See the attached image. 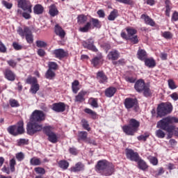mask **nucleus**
I'll return each mask as SVG.
<instances>
[{
  "mask_svg": "<svg viewBox=\"0 0 178 178\" xmlns=\"http://www.w3.org/2000/svg\"><path fill=\"white\" fill-rule=\"evenodd\" d=\"M45 120V113L44 111L40 110H35L31 115L30 121L26 126L27 133L29 136H33L38 131L42 130V124L41 122Z\"/></svg>",
  "mask_w": 178,
  "mask_h": 178,
  "instance_id": "f257e3e1",
  "label": "nucleus"
},
{
  "mask_svg": "<svg viewBox=\"0 0 178 178\" xmlns=\"http://www.w3.org/2000/svg\"><path fill=\"white\" fill-rule=\"evenodd\" d=\"M175 123H178V118L176 117L168 116L163 118L157 122V129H161L168 133L167 138H172L173 131L176 130V126L173 125Z\"/></svg>",
  "mask_w": 178,
  "mask_h": 178,
  "instance_id": "f03ea898",
  "label": "nucleus"
},
{
  "mask_svg": "<svg viewBox=\"0 0 178 178\" xmlns=\"http://www.w3.org/2000/svg\"><path fill=\"white\" fill-rule=\"evenodd\" d=\"M96 170L103 176H111L115 172V165L106 160H100L96 165Z\"/></svg>",
  "mask_w": 178,
  "mask_h": 178,
  "instance_id": "7ed1b4c3",
  "label": "nucleus"
},
{
  "mask_svg": "<svg viewBox=\"0 0 178 178\" xmlns=\"http://www.w3.org/2000/svg\"><path fill=\"white\" fill-rule=\"evenodd\" d=\"M134 88L137 92H143L145 97H151L152 95L149 87L145 85V82L143 79H139L135 83Z\"/></svg>",
  "mask_w": 178,
  "mask_h": 178,
  "instance_id": "20e7f679",
  "label": "nucleus"
},
{
  "mask_svg": "<svg viewBox=\"0 0 178 178\" xmlns=\"http://www.w3.org/2000/svg\"><path fill=\"white\" fill-rule=\"evenodd\" d=\"M92 29H101V22L95 18H90L89 22H88L84 26L79 28V31L81 33H88L91 28Z\"/></svg>",
  "mask_w": 178,
  "mask_h": 178,
  "instance_id": "39448f33",
  "label": "nucleus"
},
{
  "mask_svg": "<svg viewBox=\"0 0 178 178\" xmlns=\"http://www.w3.org/2000/svg\"><path fill=\"white\" fill-rule=\"evenodd\" d=\"M173 111V106L171 104L161 103L157 107V116L163 118L166 115H169Z\"/></svg>",
  "mask_w": 178,
  "mask_h": 178,
  "instance_id": "423d86ee",
  "label": "nucleus"
},
{
  "mask_svg": "<svg viewBox=\"0 0 178 178\" xmlns=\"http://www.w3.org/2000/svg\"><path fill=\"white\" fill-rule=\"evenodd\" d=\"M17 33L21 37H24L25 35L28 44H33V42H34V38H33V33L30 28L25 27L24 30H22V28H19Z\"/></svg>",
  "mask_w": 178,
  "mask_h": 178,
  "instance_id": "0eeeda50",
  "label": "nucleus"
},
{
  "mask_svg": "<svg viewBox=\"0 0 178 178\" xmlns=\"http://www.w3.org/2000/svg\"><path fill=\"white\" fill-rule=\"evenodd\" d=\"M124 106L127 109H134L135 112L138 111V102L137 99L127 98L124 100Z\"/></svg>",
  "mask_w": 178,
  "mask_h": 178,
  "instance_id": "6e6552de",
  "label": "nucleus"
},
{
  "mask_svg": "<svg viewBox=\"0 0 178 178\" xmlns=\"http://www.w3.org/2000/svg\"><path fill=\"white\" fill-rule=\"evenodd\" d=\"M126 30L129 41H131L132 44H138V38L137 37V35H136V34H137V30L131 27H127Z\"/></svg>",
  "mask_w": 178,
  "mask_h": 178,
  "instance_id": "1a4fd4ad",
  "label": "nucleus"
},
{
  "mask_svg": "<svg viewBox=\"0 0 178 178\" xmlns=\"http://www.w3.org/2000/svg\"><path fill=\"white\" fill-rule=\"evenodd\" d=\"M31 3L27 0H18V8H21V9L24 10V12H29L31 13L33 10H31Z\"/></svg>",
  "mask_w": 178,
  "mask_h": 178,
  "instance_id": "9d476101",
  "label": "nucleus"
},
{
  "mask_svg": "<svg viewBox=\"0 0 178 178\" xmlns=\"http://www.w3.org/2000/svg\"><path fill=\"white\" fill-rule=\"evenodd\" d=\"M126 155L127 158L130 159V161H134V162L140 161V156L138 155V153L134 152L133 149H127Z\"/></svg>",
  "mask_w": 178,
  "mask_h": 178,
  "instance_id": "9b49d317",
  "label": "nucleus"
},
{
  "mask_svg": "<svg viewBox=\"0 0 178 178\" xmlns=\"http://www.w3.org/2000/svg\"><path fill=\"white\" fill-rule=\"evenodd\" d=\"M83 45L84 48H87V49H90V51H93V52H97L98 49H97V47L94 46V41L92 40H88V41L83 42Z\"/></svg>",
  "mask_w": 178,
  "mask_h": 178,
  "instance_id": "f8f14e48",
  "label": "nucleus"
},
{
  "mask_svg": "<svg viewBox=\"0 0 178 178\" xmlns=\"http://www.w3.org/2000/svg\"><path fill=\"white\" fill-rule=\"evenodd\" d=\"M52 109L54 111V112H65L66 106L62 102L56 103L53 104Z\"/></svg>",
  "mask_w": 178,
  "mask_h": 178,
  "instance_id": "ddd939ff",
  "label": "nucleus"
},
{
  "mask_svg": "<svg viewBox=\"0 0 178 178\" xmlns=\"http://www.w3.org/2000/svg\"><path fill=\"white\" fill-rule=\"evenodd\" d=\"M119 56L120 54L118 50H112L107 55L108 60H118V59H119Z\"/></svg>",
  "mask_w": 178,
  "mask_h": 178,
  "instance_id": "4468645a",
  "label": "nucleus"
},
{
  "mask_svg": "<svg viewBox=\"0 0 178 178\" xmlns=\"http://www.w3.org/2000/svg\"><path fill=\"white\" fill-rule=\"evenodd\" d=\"M124 133H126L127 136H134V133L137 131L133 127L130 125H125L122 127Z\"/></svg>",
  "mask_w": 178,
  "mask_h": 178,
  "instance_id": "2eb2a0df",
  "label": "nucleus"
},
{
  "mask_svg": "<svg viewBox=\"0 0 178 178\" xmlns=\"http://www.w3.org/2000/svg\"><path fill=\"white\" fill-rule=\"evenodd\" d=\"M87 131H81L79 134V137L81 140L90 143V144H95V141L91 140L90 138H87Z\"/></svg>",
  "mask_w": 178,
  "mask_h": 178,
  "instance_id": "dca6fc26",
  "label": "nucleus"
},
{
  "mask_svg": "<svg viewBox=\"0 0 178 178\" xmlns=\"http://www.w3.org/2000/svg\"><path fill=\"white\" fill-rule=\"evenodd\" d=\"M97 79L99 83H108V77H106V75L102 71L97 72Z\"/></svg>",
  "mask_w": 178,
  "mask_h": 178,
  "instance_id": "f3484780",
  "label": "nucleus"
},
{
  "mask_svg": "<svg viewBox=\"0 0 178 178\" xmlns=\"http://www.w3.org/2000/svg\"><path fill=\"white\" fill-rule=\"evenodd\" d=\"M54 54L56 58H58V59H62V58H65V56H66V53L65 52V50L62 49H58L54 50Z\"/></svg>",
  "mask_w": 178,
  "mask_h": 178,
  "instance_id": "a211bd4d",
  "label": "nucleus"
},
{
  "mask_svg": "<svg viewBox=\"0 0 178 178\" xmlns=\"http://www.w3.org/2000/svg\"><path fill=\"white\" fill-rule=\"evenodd\" d=\"M55 33L57 35H59V37H60L61 38H64L65 35H66L65 31L62 29V27H60L58 24L55 26Z\"/></svg>",
  "mask_w": 178,
  "mask_h": 178,
  "instance_id": "6ab92c4d",
  "label": "nucleus"
},
{
  "mask_svg": "<svg viewBox=\"0 0 178 178\" xmlns=\"http://www.w3.org/2000/svg\"><path fill=\"white\" fill-rule=\"evenodd\" d=\"M141 19H143L145 23V24H148L149 26H155V22L152 20L149 16L145 15H141Z\"/></svg>",
  "mask_w": 178,
  "mask_h": 178,
  "instance_id": "aec40b11",
  "label": "nucleus"
},
{
  "mask_svg": "<svg viewBox=\"0 0 178 178\" xmlns=\"http://www.w3.org/2000/svg\"><path fill=\"white\" fill-rule=\"evenodd\" d=\"M71 172H80L84 170V165L81 162L77 163L75 166L70 168Z\"/></svg>",
  "mask_w": 178,
  "mask_h": 178,
  "instance_id": "412c9836",
  "label": "nucleus"
},
{
  "mask_svg": "<svg viewBox=\"0 0 178 178\" xmlns=\"http://www.w3.org/2000/svg\"><path fill=\"white\" fill-rule=\"evenodd\" d=\"M116 92V88L113 87H110L107 88L105 91V95L106 97H108V98H111L115 95V93Z\"/></svg>",
  "mask_w": 178,
  "mask_h": 178,
  "instance_id": "4be33fe9",
  "label": "nucleus"
},
{
  "mask_svg": "<svg viewBox=\"0 0 178 178\" xmlns=\"http://www.w3.org/2000/svg\"><path fill=\"white\" fill-rule=\"evenodd\" d=\"M129 126H131L137 131V130H138V128L140 127V122L134 118H132L129 120Z\"/></svg>",
  "mask_w": 178,
  "mask_h": 178,
  "instance_id": "5701e85b",
  "label": "nucleus"
},
{
  "mask_svg": "<svg viewBox=\"0 0 178 178\" xmlns=\"http://www.w3.org/2000/svg\"><path fill=\"white\" fill-rule=\"evenodd\" d=\"M5 76L7 80H9L10 81H15V74L10 70H6Z\"/></svg>",
  "mask_w": 178,
  "mask_h": 178,
  "instance_id": "b1692460",
  "label": "nucleus"
},
{
  "mask_svg": "<svg viewBox=\"0 0 178 178\" xmlns=\"http://www.w3.org/2000/svg\"><path fill=\"white\" fill-rule=\"evenodd\" d=\"M44 12V7L40 4H37L33 8V13L35 15H42Z\"/></svg>",
  "mask_w": 178,
  "mask_h": 178,
  "instance_id": "393cba45",
  "label": "nucleus"
},
{
  "mask_svg": "<svg viewBox=\"0 0 178 178\" xmlns=\"http://www.w3.org/2000/svg\"><path fill=\"white\" fill-rule=\"evenodd\" d=\"M137 55L138 59H140V60H145V59H147V51H145V50L144 49H139Z\"/></svg>",
  "mask_w": 178,
  "mask_h": 178,
  "instance_id": "a878e982",
  "label": "nucleus"
},
{
  "mask_svg": "<svg viewBox=\"0 0 178 178\" xmlns=\"http://www.w3.org/2000/svg\"><path fill=\"white\" fill-rule=\"evenodd\" d=\"M87 94L86 91H81L79 92L78 95L75 97V102H83L84 101V95Z\"/></svg>",
  "mask_w": 178,
  "mask_h": 178,
  "instance_id": "bb28decb",
  "label": "nucleus"
},
{
  "mask_svg": "<svg viewBox=\"0 0 178 178\" xmlns=\"http://www.w3.org/2000/svg\"><path fill=\"white\" fill-rule=\"evenodd\" d=\"M7 131L12 136H17V126L11 125L8 127Z\"/></svg>",
  "mask_w": 178,
  "mask_h": 178,
  "instance_id": "cd10ccee",
  "label": "nucleus"
},
{
  "mask_svg": "<svg viewBox=\"0 0 178 178\" xmlns=\"http://www.w3.org/2000/svg\"><path fill=\"white\" fill-rule=\"evenodd\" d=\"M138 165L139 169L141 170H145L146 169H148V165H147V163L144 161V160L139 159L138 161Z\"/></svg>",
  "mask_w": 178,
  "mask_h": 178,
  "instance_id": "c85d7f7f",
  "label": "nucleus"
},
{
  "mask_svg": "<svg viewBox=\"0 0 178 178\" xmlns=\"http://www.w3.org/2000/svg\"><path fill=\"white\" fill-rule=\"evenodd\" d=\"M24 124L23 121H19L18 122V127H17V136L24 133V127H23Z\"/></svg>",
  "mask_w": 178,
  "mask_h": 178,
  "instance_id": "c756f323",
  "label": "nucleus"
},
{
  "mask_svg": "<svg viewBox=\"0 0 178 178\" xmlns=\"http://www.w3.org/2000/svg\"><path fill=\"white\" fill-rule=\"evenodd\" d=\"M49 141L53 144H56L58 143V136L55 133L50 134L47 136Z\"/></svg>",
  "mask_w": 178,
  "mask_h": 178,
  "instance_id": "7c9ffc66",
  "label": "nucleus"
},
{
  "mask_svg": "<svg viewBox=\"0 0 178 178\" xmlns=\"http://www.w3.org/2000/svg\"><path fill=\"white\" fill-rule=\"evenodd\" d=\"M49 13L54 17V16H56V15L59 13V11H58V9L56 8V6H55V5H51L49 7Z\"/></svg>",
  "mask_w": 178,
  "mask_h": 178,
  "instance_id": "2f4dec72",
  "label": "nucleus"
},
{
  "mask_svg": "<svg viewBox=\"0 0 178 178\" xmlns=\"http://www.w3.org/2000/svg\"><path fill=\"white\" fill-rule=\"evenodd\" d=\"M145 64L147 67H155V60L152 58H145Z\"/></svg>",
  "mask_w": 178,
  "mask_h": 178,
  "instance_id": "473e14b6",
  "label": "nucleus"
},
{
  "mask_svg": "<svg viewBox=\"0 0 178 178\" xmlns=\"http://www.w3.org/2000/svg\"><path fill=\"white\" fill-rule=\"evenodd\" d=\"M30 164L32 166H40L41 165V160L37 157H33L30 160Z\"/></svg>",
  "mask_w": 178,
  "mask_h": 178,
  "instance_id": "72a5a7b5",
  "label": "nucleus"
},
{
  "mask_svg": "<svg viewBox=\"0 0 178 178\" xmlns=\"http://www.w3.org/2000/svg\"><path fill=\"white\" fill-rule=\"evenodd\" d=\"M87 20H88L87 16L84 15H80L77 17V22H78V24H84V23L87 22Z\"/></svg>",
  "mask_w": 178,
  "mask_h": 178,
  "instance_id": "f704fd0d",
  "label": "nucleus"
},
{
  "mask_svg": "<svg viewBox=\"0 0 178 178\" xmlns=\"http://www.w3.org/2000/svg\"><path fill=\"white\" fill-rule=\"evenodd\" d=\"M118 17V10H113L111 12L110 15L108 17V19L110 21H113Z\"/></svg>",
  "mask_w": 178,
  "mask_h": 178,
  "instance_id": "c9c22d12",
  "label": "nucleus"
},
{
  "mask_svg": "<svg viewBox=\"0 0 178 178\" xmlns=\"http://www.w3.org/2000/svg\"><path fill=\"white\" fill-rule=\"evenodd\" d=\"M40 90V85L37 83L32 84L31 87V92L32 94H37V91Z\"/></svg>",
  "mask_w": 178,
  "mask_h": 178,
  "instance_id": "e433bc0d",
  "label": "nucleus"
},
{
  "mask_svg": "<svg viewBox=\"0 0 178 178\" xmlns=\"http://www.w3.org/2000/svg\"><path fill=\"white\" fill-rule=\"evenodd\" d=\"M45 77L46 79L51 80V79H54V77H55V72L52 71L51 69H49L46 72Z\"/></svg>",
  "mask_w": 178,
  "mask_h": 178,
  "instance_id": "4c0bfd02",
  "label": "nucleus"
},
{
  "mask_svg": "<svg viewBox=\"0 0 178 178\" xmlns=\"http://www.w3.org/2000/svg\"><path fill=\"white\" fill-rule=\"evenodd\" d=\"M161 35L163 38H165V40H172V38H173V34L170 31H164L162 33Z\"/></svg>",
  "mask_w": 178,
  "mask_h": 178,
  "instance_id": "58836bf2",
  "label": "nucleus"
},
{
  "mask_svg": "<svg viewBox=\"0 0 178 178\" xmlns=\"http://www.w3.org/2000/svg\"><path fill=\"white\" fill-rule=\"evenodd\" d=\"M58 165L61 168V169H63L64 170H66V169L69 168V162L66 161H60L58 163Z\"/></svg>",
  "mask_w": 178,
  "mask_h": 178,
  "instance_id": "ea45409f",
  "label": "nucleus"
},
{
  "mask_svg": "<svg viewBox=\"0 0 178 178\" xmlns=\"http://www.w3.org/2000/svg\"><path fill=\"white\" fill-rule=\"evenodd\" d=\"M156 136L158 138H165L166 134L161 129L156 131Z\"/></svg>",
  "mask_w": 178,
  "mask_h": 178,
  "instance_id": "a19ab883",
  "label": "nucleus"
},
{
  "mask_svg": "<svg viewBox=\"0 0 178 178\" xmlns=\"http://www.w3.org/2000/svg\"><path fill=\"white\" fill-rule=\"evenodd\" d=\"M85 112H86V113L90 115V116L92 118V119H97V113H95V111H94L90 108H86Z\"/></svg>",
  "mask_w": 178,
  "mask_h": 178,
  "instance_id": "79ce46f5",
  "label": "nucleus"
},
{
  "mask_svg": "<svg viewBox=\"0 0 178 178\" xmlns=\"http://www.w3.org/2000/svg\"><path fill=\"white\" fill-rule=\"evenodd\" d=\"M168 87L170 88V90H176L177 88V86H176V83H175V81L172 79H169L168 81Z\"/></svg>",
  "mask_w": 178,
  "mask_h": 178,
  "instance_id": "37998d69",
  "label": "nucleus"
},
{
  "mask_svg": "<svg viewBox=\"0 0 178 178\" xmlns=\"http://www.w3.org/2000/svg\"><path fill=\"white\" fill-rule=\"evenodd\" d=\"M9 102L12 108H17V106H20L19 102H17L16 99H10Z\"/></svg>",
  "mask_w": 178,
  "mask_h": 178,
  "instance_id": "c03bdc74",
  "label": "nucleus"
},
{
  "mask_svg": "<svg viewBox=\"0 0 178 178\" xmlns=\"http://www.w3.org/2000/svg\"><path fill=\"white\" fill-rule=\"evenodd\" d=\"M81 123H82V126H83V129H85V130H88V131H90L91 128H90V125L88 124V122H87V120H86V119H83L81 120Z\"/></svg>",
  "mask_w": 178,
  "mask_h": 178,
  "instance_id": "a18cd8bd",
  "label": "nucleus"
},
{
  "mask_svg": "<svg viewBox=\"0 0 178 178\" xmlns=\"http://www.w3.org/2000/svg\"><path fill=\"white\" fill-rule=\"evenodd\" d=\"M34 170L38 175H45V169L43 168L37 167Z\"/></svg>",
  "mask_w": 178,
  "mask_h": 178,
  "instance_id": "49530a36",
  "label": "nucleus"
},
{
  "mask_svg": "<svg viewBox=\"0 0 178 178\" xmlns=\"http://www.w3.org/2000/svg\"><path fill=\"white\" fill-rule=\"evenodd\" d=\"M99 60H101V58L99 57H95L92 61L91 63L92 65H93V66L95 67H97V66H98V65H99Z\"/></svg>",
  "mask_w": 178,
  "mask_h": 178,
  "instance_id": "de8ad7c7",
  "label": "nucleus"
},
{
  "mask_svg": "<svg viewBox=\"0 0 178 178\" xmlns=\"http://www.w3.org/2000/svg\"><path fill=\"white\" fill-rule=\"evenodd\" d=\"M44 131L47 136H49V134H51L54 133L52 131V127H50V126L44 127Z\"/></svg>",
  "mask_w": 178,
  "mask_h": 178,
  "instance_id": "09e8293b",
  "label": "nucleus"
},
{
  "mask_svg": "<svg viewBox=\"0 0 178 178\" xmlns=\"http://www.w3.org/2000/svg\"><path fill=\"white\" fill-rule=\"evenodd\" d=\"M49 69H50V70H56V69H58V64L55 62H49Z\"/></svg>",
  "mask_w": 178,
  "mask_h": 178,
  "instance_id": "8fccbe9b",
  "label": "nucleus"
},
{
  "mask_svg": "<svg viewBox=\"0 0 178 178\" xmlns=\"http://www.w3.org/2000/svg\"><path fill=\"white\" fill-rule=\"evenodd\" d=\"M36 45L38 48H45V47H47V42L42 40H38L36 41Z\"/></svg>",
  "mask_w": 178,
  "mask_h": 178,
  "instance_id": "3c124183",
  "label": "nucleus"
},
{
  "mask_svg": "<svg viewBox=\"0 0 178 178\" xmlns=\"http://www.w3.org/2000/svg\"><path fill=\"white\" fill-rule=\"evenodd\" d=\"M149 137V134L146 133L144 135H140L138 137L139 141H147V138Z\"/></svg>",
  "mask_w": 178,
  "mask_h": 178,
  "instance_id": "603ef678",
  "label": "nucleus"
},
{
  "mask_svg": "<svg viewBox=\"0 0 178 178\" xmlns=\"http://www.w3.org/2000/svg\"><path fill=\"white\" fill-rule=\"evenodd\" d=\"M27 84H35L37 83V78L33 77H28L26 79Z\"/></svg>",
  "mask_w": 178,
  "mask_h": 178,
  "instance_id": "864d4df0",
  "label": "nucleus"
},
{
  "mask_svg": "<svg viewBox=\"0 0 178 178\" xmlns=\"http://www.w3.org/2000/svg\"><path fill=\"white\" fill-rule=\"evenodd\" d=\"M16 165V160L15 159H13L10 161V169L11 172L15 171V165Z\"/></svg>",
  "mask_w": 178,
  "mask_h": 178,
  "instance_id": "5fc2aeb1",
  "label": "nucleus"
},
{
  "mask_svg": "<svg viewBox=\"0 0 178 178\" xmlns=\"http://www.w3.org/2000/svg\"><path fill=\"white\" fill-rule=\"evenodd\" d=\"M2 4L3 6H5L7 9H12V6H13V4L12 3H8L6 1H3Z\"/></svg>",
  "mask_w": 178,
  "mask_h": 178,
  "instance_id": "6e6d98bb",
  "label": "nucleus"
},
{
  "mask_svg": "<svg viewBox=\"0 0 178 178\" xmlns=\"http://www.w3.org/2000/svg\"><path fill=\"white\" fill-rule=\"evenodd\" d=\"M150 163H152V165H158V159L154 156H149V157Z\"/></svg>",
  "mask_w": 178,
  "mask_h": 178,
  "instance_id": "4d7b16f0",
  "label": "nucleus"
},
{
  "mask_svg": "<svg viewBox=\"0 0 178 178\" xmlns=\"http://www.w3.org/2000/svg\"><path fill=\"white\" fill-rule=\"evenodd\" d=\"M13 47L14 49H16V51H20V49H22V48H23V46L19 44V43H17V42H14L13 44Z\"/></svg>",
  "mask_w": 178,
  "mask_h": 178,
  "instance_id": "13d9d810",
  "label": "nucleus"
},
{
  "mask_svg": "<svg viewBox=\"0 0 178 178\" xmlns=\"http://www.w3.org/2000/svg\"><path fill=\"white\" fill-rule=\"evenodd\" d=\"M16 158L17 161H22L24 159V154L22 152H19L16 154Z\"/></svg>",
  "mask_w": 178,
  "mask_h": 178,
  "instance_id": "bf43d9fd",
  "label": "nucleus"
},
{
  "mask_svg": "<svg viewBox=\"0 0 178 178\" xmlns=\"http://www.w3.org/2000/svg\"><path fill=\"white\" fill-rule=\"evenodd\" d=\"M30 13L29 11H25L22 13V16L23 17H24V19H31V15H30Z\"/></svg>",
  "mask_w": 178,
  "mask_h": 178,
  "instance_id": "052dcab7",
  "label": "nucleus"
},
{
  "mask_svg": "<svg viewBox=\"0 0 178 178\" xmlns=\"http://www.w3.org/2000/svg\"><path fill=\"white\" fill-rule=\"evenodd\" d=\"M117 2H120L121 3H125L127 5H131L133 1L131 0H116Z\"/></svg>",
  "mask_w": 178,
  "mask_h": 178,
  "instance_id": "680f3d73",
  "label": "nucleus"
},
{
  "mask_svg": "<svg viewBox=\"0 0 178 178\" xmlns=\"http://www.w3.org/2000/svg\"><path fill=\"white\" fill-rule=\"evenodd\" d=\"M0 52H2L3 54H5L6 52V47L2 43V42L0 41Z\"/></svg>",
  "mask_w": 178,
  "mask_h": 178,
  "instance_id": "e2e57ef3",
  "label": "nucleus"
},
{
  "mask_svg": "<svg viewBox=\"0 0 178 178\" xmlns=\"http://www.w3.org/2000/svg\"><path fill=\"white\" fill-rule=\"evenodd\" d=\"M17 145H24V144H27V140L26 139H19L17 141Z\"/></svg>",
  "mask_w": 178,
  "mask_h": 178,
  "instance_id": "0e129e2a",
  "label": "nucleus"
},
{
  "mask_svg": "<svg viewBox=\"0 0 178 178\" xmlns=\"http://www.w3.org/2000/svg\"><path fill=\"white\" fill-rule=\"evenodd\" d=\"M90 105L93 108H98V102H97V99H92V102L90 103Z\"/></svg>",
  "mask_w": 178,
  "mask_h": 178,
  "instance_id": "69168bd1",
  "label": "nucleus"
},
{
  "mask_svg": "<svg viewBox=\"0 0 178 178\" xmlns=\"http://www.w3.org/2000/svg\"><path fill=\"white\" fill-rule=\"evenodd\" d=\"M7 63L9 65V66H11V67H15L17 65V63L13 60H8Z\"/></svg>",
  "mask_w": 178,
  "mask_h": 178,
  "instance_id": "338daca9",
  "label": "nucleus"
},
{
  "mask_svg": "<svg viewBox=\"0 0 178 178\" xmlns=\"http://www.w3.org/2000/svg\"><path fill=\"white\" fill-rule=\"evenodd\" d=\"M172 20H173L174 22H177L178 20V13L177 12H175L172 16Z\"/></svg>",
  "mask_w": 178,
  "mask_h": 178,
  "instance_id": "774afa93",
  "label": "nucleus"
}]
</instances>
